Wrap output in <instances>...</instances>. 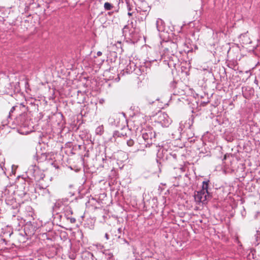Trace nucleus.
Returning <instances> with one entry per match:
<instances>
[{"mask_svg":"<svg viewBox=\"0 0 260 260\" xmlns=\"http://www.w3.org/2000/svg\"><path fill=\"white\" fill-rule=\"evenodd\" d=\"M208 187V182L204 181L203 182L202 189L197 191L194 194V200L197 202L205 203L207 201L208 198L209 197Z\"/></svg>","mask_w":260,"mask_h":260,"instance_id":"nucleus-1","label":"nucleus"},{"mask_svg":"<svg viewBox=\"0 0 260 260\" xmlns=\"http://www.w3.org/2000/svg\"><path fill=\"white\" fill-rule=\"evenodd\" d=\"M25 119V116L23 115H20L16 119L17 123L20 125V128L18 129L19 133L22 135H27L31 131L28 127L27 122L23 121Z\"/></svg>","mask_w":260,"mask_h":260,"instance_id":"nucleus-2","label":"nucleus"},{"mask_svg":"<svg viewBox=\"0 0 260 260\" xmlns=\"http://www.w3.org/2000/svg\"><path fill=\"white\" fill-rule=\"evenodd\" d=\"M156 121L163 127H168L172 122V120L168 114L161 112L157 114Z\"/></svg>","mask_w":260,"mask_h":260,"instance_id":"nucleus-3","label":"nucleus"},{"mask_svg":"<svg viewBox=\"0 0 260 260\" xmlns=\"http://www.w3.org/2000/svg\"><path fill=\"white\" fill-rule=\"evenodd\" d=\"M155 134L153 132L150 130L144 131L142 132V137L146 142V145L152 144L155 138Z\"/></svg>","mask_w":260,"mask_h":260,"instance_id":"nucleus-4","label":"nucleus"},{"mask_svg":"<svg viewBox=\"0 0 260 260\" xmlns=\"http://www.w3.org/2000/svg\"><path fill=\"white\" fill-rule=\"evenodd\" d=\"M156 26L158 31H164L165 26L162 20L159 18L157 19L156 22Z\"/></svg>","mask_w":260,"mask_h":260,"instance_id":"nucleus-5","label":"nucleus"},{"mask_svg":"<svg viewBox=\"0 0 260 260\" xmlns=\"http://www.w3.org/2000/svg\"><path fill=\"white\" fill-rule=\"evenodd\" d=\"M104 131V126L103 125L98 126L96 129L95 133L97 135H102Z\"/></svg>","mask_w":260,"mask_h":260,"instance_id":"nucleus-6","label":"nucleus"},{"mask_svg":"<svg viewBox=\"0 0 260 260\" xmlns=\"http://www.w3.org/2000/svg\"><path fill=\"white\" fill-rule=\"evenodd\" d=\"M122 31H123V35L126 36L128 35H129V36H131V30H129V27L128 25L124 26V27L123 28Z\"/></svg>","mask_w":260,"mask_h":260,"instance_id":"nucleus-7","label":"nucleus"},{"mask_svg":"<svg viewBox=\"0 0 260 260\" xmlns=\"http://www.w3.org/2000/svg\"><path fill=\"white\" fill-rule=\"evenodd\" d=\"M5 165V158H3L2 160H0V171L5 173V168L4 167Z\"/></svg>","mask_w":260,"mask_h":260,"instance_id":"nucleus-8","label":"nucleus"},{"mask_svg":"<svg viewBox=\"0 0 260 260\" xmlns=\"http://www.w3.org/2000/svg\"><path fill=\"white\" fill-rule=\"evenodd\" d=\"M105 10H110L113 8V6L108 2H106L104 4V6Z\"/></svg>","mask_w":260,"mask_h":260,"instance_id":"nucleus-9","label":"nucleus"},{"mask_svg":"<svg viewBox=\"0 0 260 260\" xmlns=\"http://www.w3.org/2000/svg\"><path fill=\"white\" fill-rule=\"evenodd\" d=\"M126 143H127V145L128 146L132 147L134 144V141L132 139H129V140L127 141Z\"/></svg>","mask_w":260,"mask_h":260,"instance_id":"nucleus-10","label":"nucleus"},{"mask_svg":"<svg viewBox=\"0 0 260 260\" xmlns=\"http://www.w3.org/2000/svg\"><path fill=\"white\" fill-rule=\"evenodd\" d=\"M70 214H72V211H71V209H67V210L66 211V215H68Z\"/></svg>","mask_w":260,"mask_h":260,"instance_id":"nucleus-11","label":"nucleus"},{"mask_svg":"<svg viewBox=\"0 0 260 260\" xmlns=\"http://www.w3.org/2000/svg\"><path fill=\"white\" fill-rule=\"evenodd\" d=\"M15 109V107H13L11 108V110H10V112H9V117H10V116H11V113L13 112V111H14Z\"/></svg>","mask_w":260,"mask_h":260,"instance_id":"nucleus-12","label":"nucleus"},{"mask_svg":"<svg viewBox=\"0 0 260 260\" xmlns=\"http://www.w3.org/2000/svg\"><path fill=\"white\" fill-rule=\"evenodd\" d=\"M16 169V167L15 165L12 166V172L13 174L15 173L14 170H15Z\"/></svg>","mask_w":260,"mask_h":260,"instance_id":"nucleus-13","label":"nucleus"},{"mask_svg":"<svg viewBox=\"0 0 260 260\" xmlns=\"http://www.w3.org/2000/svg\"><path fill=\"white\" fill-rule=\"evenodd\" d=\"M69 219L70 220L71 222L74 223L76 221V219L74 218H69Z\"/></svg>","mask_w":260,"mask_h":260,"instance_id":"nucleus-14","label":"nucleus"},{"mask_svg":"<svg viewBox=\"0 0 260 260\" xmlns=\"http://www.w3.org/2000/svg\"><path fill=\"white\" fill-rule=\"evenodd\" d=\"M97 54V55H98V56H101V55H102V52H101V51H98V52H97V54Z\"/></svg>","mask_w":260,"mask_h":260,"instance_id":"nucleus-15","label":"nucleus"},{"mask_svg":"<svg viewBox=\"0 0 260 260\" xmlns=\"http://www.w3.org/2000/svg\"><path fill=\"white\" fill-rule=\"evenodd\" d=\"M105 237L106 238L107 240H108L109 239V235L107 233L105 234Z\"/></svg>","mask_w":260,"mask_h":260,"instance_id":"nucleus-16","label":"nucleus"},{"mask_svg":"<svg viewBox=\"0 0 260 260\" xmlns=\"http://www.w3.org/2000/svg\"><path fill=\"white\" fill-rule=\"evenodd\" d=\"M128 15L129 16H131V15H132V13H130V12H128Z\"/></svg>","mask_w":260,"mask_h":260,"instance_id":"nucleus-17","label":"nucleus"},{"mask_svg":"<svg viewBox=\"0 0 260 260\" xmlns=\"http://www.w3.org/2000/svg\"><path fill=\"white\" fill-rule=\"evenodd\" d=\"M109 256H109V257H112V254L110 253V254H109Z\"/></svg>","mask_w":260,"mask_h":260,"instance_id":"nucleus-18","label":"nucleus"}]
</instances>
